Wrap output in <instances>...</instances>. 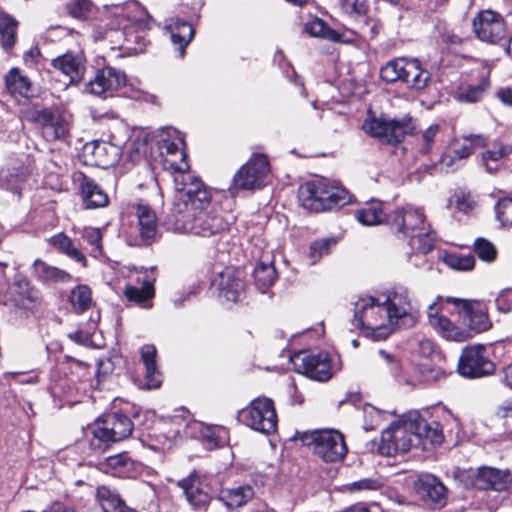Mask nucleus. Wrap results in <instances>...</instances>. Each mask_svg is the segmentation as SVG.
<instances>
[{
	"instance_id": "1",
	"label": "nucleus",
	"mask_w": 512,
	"mask_h": 512,
	"mask_svg": "<svg viewBox=\"0 0 512 512\" xmlns=\"http://www.w3.org/2000/svg\"><path fill=\"white\" fill-rule=\"evenodd\" d=\"M211 192L203 185L190 187L185 193L174 194L170 212L164 219L167 230L190 233L199 237L221 235L228 223L217 213L208 210Z\"/></svg>"
},
{
	"instance_id": "2",
	"label": "nucleus",
	"mask_w": 512,
	"mask_h": 512,
	"mask_svg": "<svg viewBox=\"0 0 512 512\" xmlns=\"http://www.w3.org/2000/svg\"><path fill=\"white\" fill-rule=\"evenodd\" d=\"M109 15L112 25L122 30L124 41L119 48L129 55L144 52L147 45L146 32L150 25L145 10L136 1H130L112 6Z\"/></svg>"
},
{
	"instance_id": "3",
	"label": "nucleus",
	"mask_w": 512,
	"mask_h": 512,
	"mask_svg": "<svg viewBox=\"0 0 512 512\" xmlns=\"http://www.w3.org/2000/svg\"><path fill=\"white\" fill-rule=\"evenodd\" d=\"M353 324L377 341L386 339L395 330L384 301L369 295L359 296L354 302Z\"/></svg>"
},
{
	"instance_id": "4",
	"label": "nucleus",
	"mask_w": 512,
	"mask_h": 512,
	"mask_svg": "<svg viewBox=\"0 0 512 512\" xmlns=\"http://www.w3.org/2000/svg\"><path fill=\"white\" fill-rule=\"evenodd\" d=\"M133 430L131 420L124 414L111 413L98 419L86 432L90 450L104 452L111 443L128 437Z\"/></svg>"
},
{
	"instance_id": "5",
	"label": "nucleus",
	"mask_w": 512,
	"mask_h": 512,
	"mask_svg": "<svg viewBox=\"0 0 512 512\" xmlns=\"http://www.w3.org/2000/svg\"><path fill=\"white\" fill-rule=\"evenodd\" d=\"M299 200L305 208L317 212L342 207L350 201V195L346 189L318 179L300 187Z\"/></svg>"
},
{
	"instance_id": "6",
	"label": "nucleus",
	"mask_w": 512,
	"mask_h": 512,
	"mask_svg": "<svg viewBox=\"0 0 512 512\" xmlns=\"http://www.w3.org/2000/svg\"><path fill=\"white\" fill-rule=\"evenodd\" d=\"M417 423L413 414L409 417H401L390 424L381 435L379 451L384 456H394L405 453L411 447L419 445Z\"/></svg>"
},
{
	"instance_id": "7",
	"label": "nucleus",
	"mask_w": 512,
	"mask_h": 512,
	"mask_svg": "<svg viewBox=\"0 0 512 512\" xmlns=\"http://www.w3.org/2000/svg\"><path fill=\"white\" fill-rule=\"evenodd\" d=\"M384 304L395 327H411L418 320L419 304L403 285H395L384 294Z\"/></svg>"
},
{
	"instance_id": "8",
	"label": "nucleus",
	"mask_w": 512,
	"mask_h": 512,
	"mask_svg": "<svg viewBox=\"0 0 512 512\" xmlns=\"http://www.w3.org/2000/svg\"><path fill=\"white\" fill-rule=\"evenodd\" d=\"M380 77L387 83L402 82L408 88L424 89L430 81V73L422 68L418 59L395 58L380 69Z\"/></svg>"
},
{
	"instance_id": "9",
	"label": "nucleus",
	"mask_w": 512,
	"mask_h": 512,
	"mask_svg": "<svg viewBox=\"0 0 512 512\" xmlns=\"http://www.w3.org/2000/svg\"><path fill=\"white\" fill-rule=\"evenodd\" d=\"M186 500L194 510L206 511L211 500L217 496L221 483L216 476L200 475L196 471L178 482Z\"/></svg>"
},
{
	"instance_id": "10",
	"label": "nucleus",
	"mask_w": 512,
	"mask_h": 512,
	"mask_svg": "<svg viewBox=\"0 0 512 512\" xmlns=\"http://www.w3.org/2000/svg\"><path fill=\"white\" fill-rule=\"evenodd\" d=\"M294 370L308 378L326 382L340 370L337 361L327 352L311 353L301 351L290 358Z\"/></svg>"
},
{
	"instance_id": "11",
	"label": "nucleus",
	"mask_w": 512,
	"mask_h": 512,
	"mask_svg": "<svg viewBox=\"0 0 512 512\" xmlns=\"http://www.w3.org/2000/svg\"><path fill=\"white\" fill-rule=\"evenodd\" d=\"M270 172V164L266 155L253 154L234 174L230 186L231 193L253 191L265 185Z\"/></svg>"
},
{
	"instance_id": "12",
	"label": "nucleus",
	"mask_w": 512,
	"mask_h": 512,
	"mask_svg": "<svg viewBox=\"0 0 512 512\" xmlns=\"http://www.w3.org/2000/svg\"><path fill=\"white\" fill-rule=\"evenodd\" d=\"M240 422L263 434H270L277 429V414L274 403L266 397L254 399L249 406L238 413Z\"/></svg>"
},
{
	"instance_id": "13",
	"label": "nucleus",
	"mask_w": 512,
	"mask_h": 512,
	"mask_svg": "<svg viewBox=\"0 0 512 512\" xmlns=\"http://www.w3.org/2000/svg\"><path fill=\"white\" fill-rule=\"evenodd\" d=\"M458 478L465 486L479 490L505 491L512 484V475L507 470L483 466L477 469L461 470Z\"/></svg>"
},
{
	"instance_id": "14",
	"label": "nucleus",
	"mask_w": 512,
	"mask_h": 512,
	"mask_svg": "<svg viewBox=\"0 0 512 512\" xmlns=\"http://www.w3.org/2000/svg\"><path fill=\"white\" fill-rule=\"evenodd\" d=\"M416 124L411 117L385 120L382 118H369L363 123V130L382 142L397 144L405 135L414 133Z\"/></svg>"
},
{
	"instance_id": "15",
	"label": "nucleus",
	"mask_w": 512,
	"mask_h": 512,
	"mask_svg": "<svg viewBox=\"0 0 512 512\" xmlns=\"http://www.w3.org/2000/svg\"><path fill=\"white\" fill-rule=\"evenodd\" d=\"M314 454L327 463L342 461L347 454V446L342 433L335 429L316 430L311 433Z\"/></svg>"
},
{
	"instance_id": "16",
	"label": "nucleus",
	"mask_w": 512,
	"mask_h": 512,
	"mask_svg": "<svg viewBox=\"0 0 512 512\" xmlns=\"http://www.w3.org/2000/svg\"><path fill=\"white\" fill-rule=\"evenodd\" d=\"M457 371L465 378H481L493 374L495 365L486 355L484 345H469L462 350Z\"/></svg>"
},
{
	"instance_id": "17",
	"label": "nucleus",
	"mask_w": 512,
	"mask_h": 512,
	"mask_svg": "<svg viewBox=\"0 0 512 512\" xmlns=\"http://www.w3.org/2000/svg\"><path fill=\"white\" fill-rule=\"evenodd\" d=\"M137 218V231L128 235L130 246H147L156 240L158 221L155 211L145 202L133 206Z\"/></svg>"
},
{
	"instance_id": "18",
	"label": "nucleus",
	"mask_w": 512,
	"mask_h": 512,
	"mask_svg": "<svg viewBox=\"0 0 512 512\" xmlns=\"http://www.w3.org/2000/svg\"><path fill=\"white\" fill-rule=\"evenodd\" d=\"M445 301L458 307L464 324L471 331L481 333L492 327L487 307L483 302L456 297H446Z\"/></svg>"
},
{
	"instance_id": "19",
	"label": "nucleus",
	"mask_w": 512,
	"mask_h": 512,
	"mask_svg": "<svg viewBox=\"0 0 512 512\" xmlns=\"http://www.w3.org/2000/svg\"><path fill=\"white\" fill-rule=\"evenodd\" d=\"M163 169L169 171L173 177L174 194H182L190 190V187H200L202 181L194 176L189 170V164L186 160L184 148L181 149V156L175 154L170 156H161Z\"/></svg>"
},
{
	"instance_id": "20",
	"label": "nucleus",
	"mask_w": 512,
	"mask_h": 512,
	"mask_svg": "<svg viewBox=\"0 0 512 512\" xmlns=\"http://www.w3.org/2000/svg\"><path fill=\"white\" fill-rule=\"evenodd\" d=\"M486 145V138L482 135H469L462 139H455L450 143L441 157V164L446 172H453L463 165L472 153L474 147Z\"/></svg>"
},
{
	"instance_id": "21",
	"label": "nucleus",
	"mask_w": 512,
	"mask_h": 512,
	"mask_svg": "<svg viewBox=\"0 0 512 512\" xmlns=\"http://www.w3.org/2000/svg\"><path fill=\"white\" fill-rule=\"evenodd\" d=\"M164 426H175L165 434V438L168 440L175 439L182 432L187 435L196 437V432L203 438H206L214 446L219 445L222 442L221 433L225 431L223 429H212L211 427L205 426L203 423L198 421H187L182 415H174L164 422Z\"/></svg>"
},
{
	"instance_id": "22",
	"label": "nucleus",
	"mask_w": 512,
	"mask_h": 512,
	"mask_svg": "<svg viewBox=\"0 0 512 512\" xmlns=\"http://www.w3.org/2000/svg\"><path fill=\"white\" fill-rule=\"evenodd\" d=\"M473 29L481 41L488 43H497L506 35V24L503 17L491 10H484L475 17Z\"/></svg>"
},
{
	"instance_id": "23",
	"label": "nucleus",
	"mask_w": 512,
	"mask_h": 512,
	"mask_svg": "<svg viewBox=\"0 0 512 512\" xmlns=\"http://www.w3.org/2000/svg\"><path fill=\"white\" fill-rule=\"evenodd\" d=\"M126 76L123 72L107 66L98 70L89 80L86 90L93 95L107 97L123 87Z\"/></svg>"
},
{
	"instance_id": "24",
	"label": "nucleus",
	"mask_w": 512,
	"mask_h": 512,
	"mask_svg": "<svg viewBox=\"0 0 512 512\" xmlns=\"http://www.w3.org/2000/svg\"><path fill=\"white\" fill-rule=\"evenodd\" d=\"M424 220L423 210L412 206L395 210L389 217L391 227L412 240L416 233L425 230Z\"/></svg>"
},
{
	"instance_id": "25",
	"label": "nucleus",
	"mask_w": 512,
	"mask_h": 512,
	"mask_svg": "<svg viewBox=\"0 0 512 512\" xmlns=\"http://www.w3.org/2000/svg\"><path fill=\"white\" fill-rule=\"evenodd\" d=\"M219 296L229 302H237L241 299L245 292V283L243 273L233 267H226L213 280Z\"/></svg>"
},
{
	"instance_id": "26",
	"label": "nucleus",
	"mask_w": 512,
	"mask_h": 512,
	"mask_svg": "<svg viewBox=\"0 0 512 512\" xmlns=\"http://www.w3.org/2000/svg\"><path fill=\"white\" fill-rule=\"evenodd\" d=\"M428 306L427 317L429 325L444 339L448 341L463 342L469 337V333L455 325L450 319L439 314L438 301Z\"/></svg>"
},
{
	"instance_id": "27",
	"label": "nucleus",
	"mask_w": 512,
	"mask_h": 512,
	"mask_svg": "<svg viewBox=\"0 0 512 512\" xmlns=\"http://www.w3.org/2000/svg\"><path fill=\"white\" fill-rule=\"evenodd\" d=\"M9 296L15 307L26 311H34L42 302L40 291L26 279L12 283L9 287Z\"/></svg>"
},
{
	"instance_id": "28",
	"label": "nucleus",
	"mask_w": 512,
	"mask_h": 512,
	"mask_svg": "<svg viewBox=\"0 0 512 512\" xmlns=\"http://www.w3.org/2000/svg\"><path fill=\"white\" fill-rule=\"evenodd\" d=\"M54 69L65 75L70 83H78L85 70L84 57L79 53L68 52L54 58L51 62Z\"/></svg>"
},
{
	"instance_id": "29",
	"label": "nucleus",
	"mask_w": 512,
	"mask_h": 512,
	"mask_svg": "<svg viewBox=\"0 0 512 512\" xmlns=\"http://www.w3.org/2000/svg\"><path fill=\"white\" fill-rule=\"evenodd\" d=\"M141 361L145 367L144 387L157 389L162 383V373L157 365V349L153 344H145L140 349Z\"/></svg>"
},
{
	"instance_id": "30",
	"label": "nucleus",
	"mask_w": 512,
	"mask_h": 512,
	"mask_svg": "<svg viewBox=\"0 0 512 512\" xmlns=\"http://www.w3.org/2000/svg\"><path fill=\"white\" fill-rule=\"evenodd\" d=\"M100 469L105 473L121 478H133L138 474L136 463L127 453H119L100 462Z\"/></svg>"
},
{
	"instance_id": "31",
	"label": "nucleus",
	"mask_w": 512,
	"mask_h": 512,
	"mask_svg": "<svg viewBox=\"0 0 512 512\" xmlns=\"http://www.w3.org/2000/svg\"><path fill=\"white\" fill-rule=\"evenodd\" d=\"M43 134L47 139L63 140L70 131V117L43 111L41 114Z\"/></svg>"
},
{
	"instance_id": "32",
	"label": "nucleus",
	"mask_w": 512,
	"mask_h": 512,
	"mask_svg": "<svg viewBox=\"0 0 512 512\" xmlns=\"http://www.w3.org/2000/svg\"><path fill=\"white\" fill-rule=\"evenodd\" d=\"M80 192L83 203L87 209L105 207L109 203L107 193L94 179L81 175Z\"/></svg>"
},
{
	"instance_id": "33",
	"label": "nucleus",
	"mask_w": 512,
	"mask_h": 512,
	"mask_svg": "<svg viewBox=\"0 0 512 512\" xmlns=\"http://www.w3.org/2000/svg\"><path fill=\"white\" fill-rule=\"evenodd\" d=\"M31 270L34 278L46 285L67 283L72 280V276L68 272L40 259L34 261Z\"/></svg>"
},
{
	"instance_id": "34",
	"label": "nucleus",
	"mask_w": 512,
	"mask_h": 512,
	"mask_svg": "<svg viewBox=\"0 0 512 512\" xmlns=\"http://www.w3.org/2000/svg\"><path fill=\"white\" fill-rule=\"evenodd\" d=\"M254 495V488L251 485L244 484L227 489L219 488L217 499L222 502L227 509H237L246 505Z\"/></svg>"
},
{
	"instance_id": "35",
	"label": "nucleus",
	"mask_w": 512,
	"mask_h": 512,
	"mask_svg": "<svg viewBox=\"0 0 512 512\" xmlns=\"http://www.w3.org/2000/svg\"><path fill=\"white\" fill-rule=\"evenodd\" d=\"M415 489L423 499L438 504L445 500L446 488L434 476L426 475L418 478L415 481Z\"/></svg>"
},
{
	"instance_id": "36",
	"label": "nucleus",
	"mask_w": 512,
	"mask_h": 512,
	"mask_svg": "<svg viewBox=\"0 0 512 512\" xmlns=\"http://www.w3.org/2000/svg\"><path fill=\"white\" fill-rule=\"evenodd\" d=\"M7 90L15 98H29L33 96V85L30 79L18 68H12L5 76Z\"/></svg>"
},
{
	"instance_id": "37",
	"label": "nucleus",
	"mask_w": 512,
	"mask_h": 512,
	"mask_svg": "<svg viewBox=\"0 0 512 512\" xmlns=\"http://www.w3.org/2000/svg\"><path fill=\"white\" fill-rule=\"evenodd\" d=\"M125 298L141 308L149 309L152 307V299L155 295L154 285L150 281H144L141 287L126 285L123 290Z\"/></svg>"
},
{
	"instance_id": "38",
	"label": "nucleus",
	"mask_w": 512,
	"mask_h": 512,
	"mask_svg": "<svg viewBox=\"0 0 512 512\" xmlns=\"http://www.w3.org/2000/svg\"><path fill=\"white\" fill-rule=\"evenodd\" d=\"M92 155L97 166L108 168L118 162L120 147L110 142L98 141L92 146Z\"/></svg>"
},
{
	"instance_id": "39",
	"label": "nucleus",
	"mask_w": 512,
	"mask_h": 512,
	"mask_svg": "<svg viewBox=\"0 0 512 512\" xmlns=\"http://www.w3.org/2000/svg\"><path fill=\"white\" fill-rule=\"evenodd\" d=\"M169 29L172 43L178 46L179 55L183 57L186 47L194 37V29L190 23L182 20H175Z\"/></svg>"
},
{
	"instance_id": "40",
	"label": "nucleus",
	"mask_w": 512,
	"mask_h": 512,
	"mask_svg": "<svg viewBox=\"0 0 512 512\" xmlns=\"http://www.w3.org/2000/svg\"><path fill=\"white\" fill-rule=\"evenodd\" d=\"M96 496L103 512H128L120 496L109 487H98Z\"/></svg>"
},
{
	"instance_id": "41",
	"label": "nucleus",
	"mask_w": 512,
	"mask_h": 512,
	"mask_svg": "<svg viewBox=\"0 0 512 512\" xmlns=\"http://www.w3.org/2000/svg\"><path fill=\"white\" fill-rule=\"evenodd\" d=\"M356 219L363 225L375 226L383 223L386 215L379 201H371L356 211Z\"/></svg>"
},
{
	"instance_id": "42",
	"label": "nucleus",
	"mask_w": 512,
	"mask_h": 512,
	"mask_svg": "<svg viewBox=\"0 0 512 512\" xmlns=\"http://www.w3.org/2000/svg\"><path fill=\"white\" fill-rule=\"evenodd\" d=\"M18 22L9 14L0 12V44L5 50L11 49L17 41Z\"/></svg>"
},
{
	"instance_id": "43",
	"label": "nucleus",
	"mask_w": 512,
	"mask_h": 512,
	"mask_svg": "<svg viewBox=\"0 0 512 512\" xmlns=\"http://www.w3.org/2000/svg\"><path fill=\"white\" fill-rule=\"evenodd\" d=\"M51 244L61 253H64L70 259L86 266L85 255L74 245L73 241L64 233H59L51 238Z\"/></svg>"
},
{
	"instance_id": "44",
	"label": "nucleus",
	"mask_w": 512,
	"mask_h": 512,
	"mask_svg": "<svg viewBox=\"0 0 512 512\" xmlns=\"http://www.w3.org/2000/svg\"><path fill=\"white\" fill-rule=\"evenodd\" d=\"M415 423H417V432L419 436V445L422 438L429 440L432 444H440L443 441V434L438 422L428 423L421 418L417 413H413Z\"/></svg>"
},
{
	"instance_id": "45",
	"label": "nucleus",
	"mask_w": 512,
	"mask_h": 512,
	"mask_svg": "<svg viewBox=\"0 0 512 512\" xmlns=\"http://www.w3.org/2000/svg\"><path fill=\"white\" fill-rule=\"evenodd\" d=\"M253 276L256 286L264 292L274 284L277 273L271 261H260L254 269Z\"/></svg>"
},
{
	"instance_id": "46",
	"label": "nucleus",
	"mask_w": 512,
	"mask_h": 512,
	"mask_svg": "<svg viewBox=\"0 0 512 512\" xmlns=\"http://www.w3.org/2000/svg\"><path fill=\"white\" fill-rule=\"evenodd\" d=\"M69 302L78 312L88 310L93 303L91 288L85 284L76 286L70 293Z\"/></svg>"
},
{
	"instance_id": "47",
	"label": "nucleus",
	"mask_w": 512,
	"mask_h": 512,
	"mask_svg": "<svg viewBox=\"0 0 512 512\" xmlns=\"http://www.w3.org/2000/svg\"><path fill=\"white\" fill-rule=\"evenodd\" d=\"M336 243L334 238H324L312 242L307 254L309 264L315 265L323 256L330 254Z\"/></svg>"
},
{
	"instance_id": "48",
	"label": "nucleus",
	"mask_w": 512,
	"mask_h": 512,
	"mask_svg": "<svg viewBox=\"0 0 512 512\" xmlns=\"http://www.w3.org/2000/svg\"><path fill=\"white\" fill-rule=\"evenodd\" d=\"M148 147V136L139 134L131 139L127 145V158L132 163H137L145 158Z\"/></svg>"
},
{
	"instance_id": "49",
	"label": "nucleus",
	"mask_w": 512,
	"mask_h": 512,
	"mask_svg": "<svg viewBox=\"0 0 512 512\" xmlns=\"http://www.w3.org/2000/svg\"><path fill=\"white\" fill-rule=\"evenodd\" d=\"M305 32L313 37H320L331 41L339 39V34L319 18L308 22L305 25Z\"/></svg>"
},
{
	"instance_id": "50",
	"label": "nucleus",
	"mask_w": 512,
	"mask_h": 512,
	"mask_svg": "<svg viewBox=\"0 0 512 512\" xmlns=\"http://www.w3.org/2000/svg\"><path fill=\"white\" fill-rule=\"evenodd\" d=\"M488 86L489 82L487 80H483L478 85L462 87L457 93V99L467 103L478 102L484 96Z\"/></svg>"
},
{
	"instance_id": "51",
	"label": "nucleus",
	"mask_w": 512,
	"mask_h": 512,
	"mask_svg": "<svg viewBox=\"0 0 512 512\" xmlns=\"http://www.w3.org/2000/svg\"><path fill=\"white\" fill-rule=\"evenodd\" d=\"M443 262L454 270L468 271L473 269L475 259L472 255H460L456 253H447L443 256Z\"/></svg>"
},
{
	"instance_id": "52",
	"label": "nucleus",
	"mask_w": 512,
	"mask_h": 512,
	"mask_svg": "<svg viewBox=\"0 0 512 512\" xmlns=\"http://www.w3.org/2000/svg\"><path fill=\"white\" fill-rule=\"evenodd\" d=\"M495 214L502 227H512V198H500L495 204Z\"/></svg>"
},
{
	"instance_id": "53",
	"label": "nucleus",
	"mask_w": 512,
	"mask_h": 512,
	"mask_svg": "<svg viewBox=\"0 0 512 512\" xmlns=\"http://www.w3.org/2000/svg\"><path fill=\"white\" fill-rule=\"evenodd\" d=\"M82 238L91 246V255L99 257L102 254V234L100 229L85 227L81 232Z\"/></svg>"
},
{
	"instance_id": "54",
	"label": "nucleus",
	"mask_w": 512,
	"mask_h": 512,
	"mask_svg": "<svg viewBox=\"0 0 512 512\" xmlns=\"http://www.w3.org/2000/svg\"><path fill=\"white\" fill-rule=\"evenodd\" d=\"M92 8L90 0H70L67 4L68 13L78 19L87 18L92 12Z\"/></svg>"
},
{
	"instance_id": "55",
	"label": "nucleus",
	"mask_w": 512,
	"mask_h": 512,
	"mask_svg": "<svg viewBox=\"0 0 512 512\" xmlns=\"http://www.w3.org/2000/svg\"><path fill=\"white\" fill-rule=\"evenodd\" d=\"M474 251L481 260L486 262L494 261L497 256L495 246L490 241L483 238H479L475 241Z\"/></svg>"
},
{
	"instance_id": "56",
	"label": "nucleus",
	"mask_w": 512,
	"mask_h": 512,
	"mask_svg": "<svg viewBox=\"0 0 512 512\" xmlns=\"http://www.w3.org/2000/svg\"><path fill=\"white\" fill-rule=\"evenodd\" d=\"M382 485L383 483L379 478H365L347 484L346 490L350 493L377 491L382 487Z\"/></svg>"
},
{
	"instance_id": "57",
	"label": "nucleus",
	"mask_w": 512,
	"mask_h": 512,
	"mask_svg": "<svg viewBox=\"0 0 512 512\" xmlns=\"http://www.w3.org/2000/svg\"><path fill=\"white\" fill-rule=\"evenodd\" d=\"M412 248H416L419 252L426 254L434 247V237L425 230L415 234L414 239L409 242Z\"/></svg>"
},
{
	"instance_id": "58",
	"label": "nucleus",
	"mask_w": 512,
	"mask_h": 512,
	"mask_svg": "<svg viewBox=\"0 0 512 512\" xmlns=\"http://www.w3.org/2000/svg\"><path fill=\"white\" fill-rule=\"evenodd\" d=\"M341 10L350 16H363L368 10L366 0H339Z\"/></svg>"
},
{
	"instance_id": "59",
	"label": "nucleus",
	"mask_w": 512,
	"mask_h": 512,
	"mask_svg": "<svg viewBox=\"0 0 512 512\" xmlns=\"http://www.w3.org/2000/svg\"><path fill=\"white\" fill-rule=\"evenodd\" d=\"M184 145V140L179 136L173 139H163L159 146L160 156H170L176 153V156L180 157Z\"/></svg>"
},
{
	"instance_id": "60",
	"label": "nucleus",
	"mask_w": 512,
	"mask_h": 512,
	"mask_svg": "<svg viewBox=\"0 0 512 512\" xmlns=\"http://www.w3.org/2000/svg\"><path fill=\"white\" fill-rule=\"evenodd\" d=\"M418 371L422 379L426 382H438L446 376L444 370L431 366L429 363H421L418 367Z\"/></svg>"
},
{
	"instance_id": "61",
	"label": "nucleus",
	"mask_w": 512,
	"mask_h": 512,
	"mask_svg": "<svg viewBox=\"0 0 512 512\" xmlns=\"http://www.w3.org/2000/svg\"><path fill=\"white\" fill-rule=\"evenodd\" d=\"M364 415L367 421L366 429H374L386 420L388 412L381 411L374 406H367L364 409Z\"/></svg>"
},
{
	"instance_id": "62",
	"label": "nucleus",
	"mask_w": 512,
	"mask_h": 512,
	"mask_svg": "<svg viewBox=\"0 0 512 512\" xmlns=\"http://www.w3.org/2000/svg\"><path fill=\"white\" fill-rule=\"evenodd\" d=\"M454 202L455 207L463 213L470 212L476 205L471 194L464 191H458L454 194Z\"/></svg>"
},
{
	"instance_id": "63",
	"label": "nucleus",
	"mask_w": 512,
	"mask_h": 512,
	"mask_svg": "<svg viewBox=\"0 0 512 512\" xmlns=\"http://www.w3.org/2000/svg\"><path fill=\"white\" fill-rule=\"evenodd\" d=\"M504 156V148L502 145H496L493 149L486 150L482 153V161L485 165V169L488 172H493L497 169V166H490L489 161L491 162H497L499 159H501Z\"/></svg>"
},
{
	"instance_id": "64",
	"label": "nucleus",
	"mask_w": 512,
	"mask_h": 512,
	"mask_svg": "<svg viewBox=\"0 0 512 512\" xmlns=\"http://www.w3.org/2000/svg\"><path fill=\"white\" fill-rule=\"evenodd\" d=\"M499 311L507 313L512 310V289H505L495 299Z\"/></svg>"
}]
</instances>
